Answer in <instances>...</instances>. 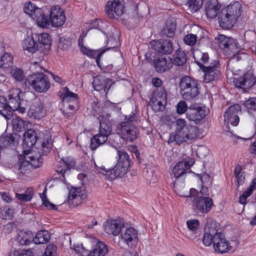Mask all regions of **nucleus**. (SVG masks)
I'll return each instance as SVG.
<instances>
[{
  "label": "nucleus",
  "instance_id": "obj_1",
  "mask_svg": "<svg viewBox=\"0 0 256 256\" xmlns=\"http://www.w3.org/2000/svg\"><path fill=\"white\" fill-rule=\"evenodd\" d=\"M110 103V102H106L104 104L105 107L101 106L99 102H94L92 105L93 110L100 114L98 116L99 132L92 137L90 140V148L93 150L104 144L112 132V121L110 120V115L106 112L108 111L106 106Z\"/></svg>",
  "mask_w": 256,
  "mask_h": 256
},
{
  "label": "nucleus",
  "instance_id": "obj_2",
  "mask_svg": "<svg viewBox=\"0 0 256 256\" xmlns=\"http://www.w3.org/2000/svg\"><path fill=\"white\" fill-rule=\"evenodd\" d=\"M176 130L170 134L168 142H176L177 144L192 140L196 138L199 134L196 126L187 124L184 118H178L175 122Z\"/></svg>",
  "mask_w": 256,
  "mask_h": 256
},
{
  "label": "nucleus",
  "instance_id": "obj_3",
  "mask_svg": "<svg viewBox=\"0 0 256 256\" xmlns=\"http://www.w3.org/2000/svg\"><path fill=\"white\" fill-rule=\"evenodd\" d=\"M118 160L114 167L108 170L104 166L98 167L96 170L105 176L106 178L112 180L118 177H122L128 170L130 166V161L128 154L124 151L118 150Z\"/></svg>",
  "mask_w": 256,
  "mask_h": 256
},
{
  "label": "nucleus",
  "instance_id": "obj_4",
  "mask_svg": "<svg viewBox=\"0 0 256 256\" xmlns=\"http://www.w3.org/2000/svg\"><path fill=\"white\" fill-rule=\"evenodd\" d=\"M241 8L238 2H234L223 8L218 16L220 26L224 29L232 28L241 14Z\"/></svg>",
  "mask_w": 256,
  "mask_h": 256
},
{
  "label": "nucleus",
  "instance_id": "obj_5",
  "mask_svg": "<svg viewBox=\"0 0 256 256\" xmlns=\"http://www.w3.org/2000/svg\"><path fill=\"white\" fill-rule=\"evenodd\" d=\"M23 154L24 160L20 161L14 166L15 172L19 176H23L32 167H40L43 160L40 152L36 153L30 150H24Z\"/></svg>",
  "mask_w": 256,
  "mask_h": 256
},
{
  "label": "nucleus",
  "instance_id": "obj_6",
  "mask_svg": "<svg viewBox=\"0 0 256 256\" xmlns=\"http://www.w3.org/2000/svg\"><path fill=\"white\" fill-rule=\"evenodd\" d=\"M154 86L156 88L152 96L150 104L156 111H162L164 110L167 104V97L166 90L160 87L162 81H152Z\"/></svg>",
  "mask_w": 256,
  "mask_h": 256
},
{
  "label": "nucleus",
  "instance_id": "obj_7",
  "mask_svg": "<svg viewBox=\"0 0 256 256\" xmlns=\"http://www.w3.org/2000/svg\"><path fill=\"white\" fill-rule=\"evenodd\" d=\"M216 42L224 54L228 57L237 54L240 50V46L236 40L224 34H219L216 38Z\"/></svg>",
  "mask_w": 256,
  "mask_h": 256
},
{
  "label": "nucleus",
  "instance_id": "obj_8",
  "mask_svg": "<svg viewBox=\"0 0 256 256\" xmlns=\"http://www.w3.org/2000/svg\"><path fill=\"white\" fill-rule=\"evenodd\" d=\"M115 130L123 139L133 142L138 136V129L135 124H128L125 122H119L116 124Z\"/></svg>",
  "mask_w": 256,
  "mask_h": 256
},
{
  "label": "nucleus",
  "instance_id": "obj_9",
  "mask_svg": "<svg viewBox=\"0 0 256 256\" xmlns=\"http://www.w3.org/2000/svg\"><path fill=\"white\" fill-rule=\"evenodd\" d=\"M64 108L73 111L78 102V97L76 94L70 92L67 87L61 88L58 92Z\"/></svg>",
  "mask_w": 256,
  "mask_h": 256
},
{
  "label": "nucleus",
  "instance_id": "obj_10",
  "mask_svg": "<svg viewBox=\"0 0 256 256\" xmlns=\"http://www.w3.org/2000/svg\"><path fill=\"white\" fill-rule=\"evenodd\" d=\"M208 114V110L205 106L194 104L190 105L186 112L187 118L196 124H198Z\"/></svg>",
  "mask_w": 256,
  "mask_h": 256
},
{
  "label": "nucleus",
  "instance_id": "obj_11",
  "mask_svg": "<svg viewBox=\"0 0 256 256\" xmlns=\"http://www.w3.org/2000/svg\"><path fill=\"white\" fill-rule=\"evenodd\" d=\"M22 94V91L19 88L12 89L10 91L8 102L12 112L16 110L20 114L26 112V108L22 106L24 100L20 98Z\"/></svg>",
  "mask_w": 256,
  "mask_h": 256
},
{
  "label": "nucleus",
  "instance_id": "obj_12",
  "mask_svg": "<svg viewBox=\"0 0 256 256\" xmlns=\"http://www.w3.org/2000/svg\"><path fill=\"white\" fill-rule=\"evenodd\" d=\"M237 246L236 243L234 246L231 244L227 240L224 236L220 232L215 236V242L214 248L216 252L220 254L227 252H233L235 250Z\"/></svg>",
  "mask_w": 256,
  "mask_h": 256
},
{
  "label": "nucleus",
  "instance_id": "obj_13",
  "mask_svg": "<svg viewBox=\"0 0 256 256\" xmlns=\"http://www.w3.org/2000/svg\"><path fill=\"white\" fill-rule=\"evenodd\" d=\"M124 0L108 1L106 6V12L112 18L119 17L124 12Z\"/></svg>",
  "mask_w": 256,
  "mask_h": 256
},
{
  "label": "nucleus",
  "instance_id": "obj_14",
  "mask_svg": "<svg viewBox=\"0 0 256 256\" xmlns=\"http://www.w3.org/2000/svg\"><path fill=\"white\" fill-rule=\"evenodd\" d=\"M120 238V240L130 248H134L138 244V233L133 228H126L124 231L122 230Z\"/></svg>",
  "mask_w": 256,
  "mask_h": 256
},
{
  "label": "nucleus",
  "instance_id": "obj_15",
  "mask_svg": "<svg viewBox=\"0 0 256 256\" xmlns=\"http://www.w3.org/2000/svg\"><path fill=\"white\" fill-rule=\"evenodd\" d=\"M204 234L202 238V243L206 246H208L212 243L213 245L215 242V236L218 234V226L216 222L212 221L210 222L206 223L204 226Z\"/></svg>",
  "mask_w": 256,
  "mask_h": 256
},
{
  "label": "nucleus",
  "instance_id": "obj_16",
  "mask_svg": "<svg viewBox=\"0 0 256 256\" xmlns=\"http://www.w3.org/2000/svg\"><path fill=\"white\" fill-rule=\"evenodd\" d=\"M204 74V80H217L220 78V64L218 60H212L208 66L202 67Z\"/></svg>",
  "mask_w": 256,
  "mask_h": 256
},
{
  "label": "nucleus",
  "instance_id": "obj_17",
  "mask_svg": "<svg viewBox=\"0 0 256 256\" xmlns=\"http://www.w3.org/2000/svg\"><path fill=\"white\" fill-rule=\"evenodd\" d=\"M192 205L199 212L206 214L210 210L213 205V201L208 196H198L192 200Z\"/></svg>",
  "mask_w": 256,
  "mask_h": 256
},
{
  "label": "nucleus",
  "instance_id": "obj_18",
  "mask_svg": "<svg viewBox=\"0 0 256 256\" xmlns=\"http://www.w3.org/2000/svg\"><path fill=\"white\" fill-rule=\"evenodd\" d=\"M76 161L72 156L62 157L58 160L56 167V171L64 178V174L68 171L74 168Z\"/></svg>",
  "mask_w": 256,
  "mask_h": 256
},
{
  "label": "nucleus",
  "instance_id": "obj_19",
  "mask_svg": "<svg viewBox=\"0 0 256 256\" xmlns=\"http://www.w3.org/2000/svg\"><path fill=\"white\" fill-rule=\"evenodd\" d=\"M240 112V106L236 104L230 106L224 114V122L228 124L236 126L239 123L240 119L238 114Z\"/></svg>",
  "mask_w": 256,
  "mask_h": 256
},
{
  "label": "nucleus",
  "instance_id": "obj_20",
  "mask_svg": "<svg viewBox=\"0 0 256 256\" xmlns=\"http://www.w3.org/2000/svg\"><path fill=\"white\" fill-rule=\"evenodd\" d=\"M50 16V22L53 27H60L63 26L65 22L66 16L64 11L58 6L52 7Z\"/></svg>",
  "mask_w": 256,
  "mask_h": 256
},
{
  "label": "nucleus",
  "instance_id": "obj_21",
  "mask_svg": "<svg viewBox=\"0 0 256 256\" xmlns=\"http://www.w3.org/2000/svg\"><path fill=\"white\" fill-rule=\"evenodd\" d=\"M198 81H180V87L182 90H187L184 94V98L189 100L196 97L198 94Z\"/></svg>",
  "mask_w": 256,
  "mask_h": 256
},
{
  "label": "nucleus",
  "instance_id": "obj_22",
  "mask_svg": "<svg viewBox=\"0 0 256 256\" xmlns=\"http://www.w3.org/2000/svg\"><path fill=\"white\" fill-rule=\"evenodd\" d=\"M150 46L156 52L165 54H170L174 50L172 44L169 40L153 41Z\"/></svg>",
  "mask_w": 256,
  "mask_h": 256
},
{
  "label": "nucleus",
  "instance_id": "obj_23",
  "mask_svg": "<svg viewBox=\"0 0 256 256\" xmlns=\"http://www.w3.org/2000/svg\"><path fill=\"white\" fill-rule=\"evenodd\" d=\"M78 44L80 48V50L88 56L96 58L97 64L100 66V62L101 56L109 48L102 50L100 52L98 53V50H92L85 47L83 44V36H80L78 39Z\"/></svg>",
  "mask_w": 256,
  "mask_h": 256
},
{
  "label": "nucleus",
  "instance_id": "obj_24",
  "mask_svg": "<svg viewBox=\"0 0 256 256\" xmlns=\"http://www.w3.org/2000/svg\"><path fill=\"white\" fill-rule=\"evenodd\" d=\"M122 224L116 220H108L104 224L105 232L108 234H112L114 236H118L122 231Z\"/></svg>",
  "mask_w": 256,
  "mask_h": 256
},
{
  "label": "nucleus",
  "instance_id": "obj_25",
  "mask_svg": "<svg viewBox=\"0 0 256 256\" xmlns=\"http://www.w3.org/2000/svg\"><path fill=\"white\" fill-rule=\"evenodd\" d=\"M34 234L28 230H18L17 231L16 240L22 246H28L33 242Z\"/></svg>",
  "mask_w": 256,
  "mask_h": 256
},
{
  "label": "nucleus",
  "instance_id": "obj_26",
  "mask_svg": "<svg viewBox=\"0 0 256 256\" xmlns=\"http://www.w3.org/2000/svg\"><path fill=\"white\" fill-rule=\"evenodd\" d=\"M220 6L218 0H208L205 5V11L208 18L210 19L215 18L219 11Z\"/></svg>",
  "mask_w": 256,
  "mask_h": 256
},
{
  "label": "nucleus",
  "instance_id": "obj_27",
  "mask_svg": "<svg viewBox=\"0 0 256 256\" xmlns=\"http://www.w3.org/2000/svg\"><path fill=\"white\" fill-rule=\"evenodd\" d=\"M23 137L22 146L24 148H32L36 144L38 139L36 132L32 129H29L24 132Z\"/></svg>",
  "mask_w": 256,
  "mask_h": 256
},
{
  "label": "nucleus",
  "instance_id": "obj_28",
  "mask_svg": "<svg viewBox=\"0 0 256 256\" xmlns=\"http://www.w3.org/2000/svg\"><path fill=\"white\" fill-rule=\"evenodd\" d=\"M28 114L30 118L38 120L44 117L45 112L42 104L40 102H34L29 108Z\"/></svg>",
  "mask_w": 256,
  "mask_h": 256
},
{
  "label": "nucleus",
  "instance_id": "obj_29",
  "mask_svg": "<svg viewBox=\"0 0 256 256\" xmlns=\"http://www.w3.org/2000/svg\"><path fill=\"white\" fill-rule=\"evenodd\" d=\"M0 115L8 120L12 118L13 112L11 107L8 104L7 100L4 96H0Z\"/></svg>",
  "mask_w": 256,
  "mask_h": 256
},
{
  "label": "nucleus",
  "instance_id": "obj_30",
  "mask_svg": "<svg viewBox=\"0 0 256 256\" xmlns=\"http://www.w3.org/2000/svg\"><path fill=\"white\" fill-rule=\"evenodd\" d=\"M186 225L189 230L187 233L188 238L190 240H193L199 236L198 232L200 226L199 222L197 220H188L186 222Z\"/></svg>",
  "mask_w": 256,
  "mask_h": 256
},
{
  "label": "nucleus",
  "instance_id": "obj_31",
  "mask_svg": "<svg viewBox=\"0 0 256 256\" xmlns=\"http://www.w3.org/2000/svg\"><path fill=\"white\" fill-rule=\"evenodd\" d=\"M108 252V246L102 242L98 241L95 247L86 256H105Z\"/></svg>",
  "mask_w": 256,
  "mask_h": 256
},
{
  "label": "nucleus",
  "instance_id": "obj_32",
  "mask_svg": "<svg viewBox=\"0 0 256 256\" xmlns=\"http://www.w3.org/2000/svg\"><path fill=\"white\" fill-rule=\"evenodd\" d=\"M153 64L155 66L156 70L160 72H164L172 66V63L170 60L168 61L164 57L159 58L156 60H154Z\"/></svg>",
  "mask_w": 256,
  "mask_h": 256
},
{
  "label": "nucleus",
  "instance_id": "obj_33",
  "mask_svg": "<svg viewBox=\"0 0 256 256\" xmlns=\"http://www.w3.org/2000/svg\"><path fill=\"white\" fill-rule=\"evenodd\" d=\"M176 24L172 20H168L160 32L162 37H172L175 34Z\"/></svg>",
  "mask_w": 256,
  "mask_h": 256
},
{
  "label": "nucleus",
  "instance_id": "obj_34",
  "mask_svg": "<svg viewBox=\"0 0 256 256\" xmlns=\"http://www.w3.org/2000/svg\"><path fill=\"white\" fill-rule=\"evenodd\" d=\"M86 195L82 192V188H72L70 190L69 198L71 200H76V203H81L82 200L85 198Z\"/></svg>",
  "mask_w": 256,
  "mask_h": 256
},
{
  "label": "nucleus",
  "instance_id": "obj_35",
  "mask_svg": "<svg viewBox=\"0 0 256 256\" xmlns=\"http://www.w3.org/2000/svg\"><path fill=\"white\" fill-rule=\"evenodd\" d=\"M22 46L24 50L32 53H34L39 50L38 44H37L33 36H28L25 38L23 41Z\"/></svg>",
  "mask_w": 256,
  "mask_h": 256
},
{
  "label": "nucleus",
  "instance_id": "obj_36",
  "mask_svg": "<svg viewBox=\"0 0 256 256\" xmlns=\"http://www.w3.org/2000/svg\"><path fill=\"white\" fill-rule=\"evenodd\" d=\"M50 234L46 230H42L38 232L34 236L33 242L35 244H46L50 240Z\"/></svg>",
  "mask_w": 256,
  "mask_h": 256
},
{
  "label": "nucleus",
  "instance_id": "obj_37",
  "mask_svg": "<svg viewBox=\"0 0 256 256\" xmlns=\"http://www.w3.org/2000/svg\"><path fill=\"white\" fill-rule=\"evenodd\" d=\"M32 18L36 21L38 26L43 28H48L51 24L50 18L44 15L42 10L40 14H36Z\"/></svg>",
  "mask_w": 256,
  "mask_h": 256
},
{
  "label": "nucleus",
  "instance_id": "obj_38",
  "mask_svg": "<svg viewBox=\"0 0 256 256\" xmlns=\"http://www.w3.org/2000/svg\"><path fill=\"white\" fill-rule=\"evenodd\" d=\"M38 42H36L38 44L39 50H43V46H46V48H49L50 45V36L47 33H42L39 34H36Z\"/></svg>",
  "mask_w": 256,
  "mask_h": 256
},
{
  "label": "nucleus",
  "instance_id": "obj_39",
  "mask_svg": "<svg viewBox=\"0 0 256 256\" xmlns=\"http://www.w3.org/2000/svg\"><path fill=\"white\" fill-rule=\"evenodd\" d=\"M46 74L42 72H38L31 75V78L32 80H47L52 78L54 80L60 79L58 76L48 71H45Z\"/></svg>",
  "mask_w": 256,
  "mask_h": 256
},
{
  "label": "nucleus",
  "instance_id": "obj_40",
  "mask_svg": "<svg viewBox=\"0 0 256 256\" xmlns=\"http://www.w3.org/2000/svg\"><path fill=\"white\" fill-rule=\"evenodd\" d=\"M40 8L37 7L35 4H32L30 2H26L24 6V12L32 18L35 17L36 14H40Z\"/></svg>",
  "mask_w": 256,
  "mask_h": 256
},
{
  "label": "nucleus",
  "instance_id": "obj_41",
  "mask_svg": "<svg viewBox=\"0 0 256 256\" xmlns=\"http://www.w3.org/2000/svg\"><path fill=\"white\" fill-rule=\"evenodd\" d=\"M32 88L38 92H44L48 90L50 87V81H32Z\"/></svg>",
  "mask_w": 256,
  "mask_h": 256
},
{
  "label": "nucleus",
  "instance_id": "obj_42",
  "mask_svg": "<svg viewBox=\"0 0 256 256\" xmlns=\"http://www.w3.org/2000/svg\"><path fill=\"white\" fill-rule=\"evenodd\" d=\"M184 162H180L174 168L172 172L176 178H178L184 174L190 172V171L186 168V165Z\"/></svg>",
  "mask_w": 256,
  "mask_h": 256
},
{
  "label": "nucleus",
  "instance_id": "obj_43",
  "mask_svg": "<svg viewBox=\"0 0 256 256\" xmlns=\"http://www.w3.org/2000/svg\"><path fill=\"white\" fill-rule=\"evenodd\" d=\"M109 81H93L92 86L94 90L96 91H100L104 90V92L107 94L108 90L110 88L112 84L114 83L110 84Z\"/></svg>",
  "mask_w": 256,
  "mask_h": 256
},
{
  "label": "nucleus",
  "instance_id": "obj_44",
  "mask_svg": "<svg viewBox=\"0 0 256 256\" xmlns=\"http://www.w3.org/2000/svg\"><path fill=\"white\" fill-rule=\"evenodd\" d=\"M52 142L50 134H46L42 144V151L43 155H47L51 150Z\"/></svg>",
  "mask_w": 256,
  "mask_h": 256
},
{
  "label": "nucleus",
  "instance_id": "obj_45",
  "mask_svg": "<svg viewBox=\"0 0 256 256\" xmlns=\"http://www.w3.org/2000/svg\"><path fill=\"white\" fill-rule=\"evenodd\" d=\"M193 56L198 64L201 68L202 67L204 66L202 64L206 63L209 58L207 53H202L198 50L194 52Z\"/></svg>",
  "mask_w": 256,
  "mask_h": 256
},
{
  "label": "nucleus",
  "instance_id": "obj_46",
  "mask_svg": "<svg viewBox=\"0 0 256 256\" xmlns=\"http://www.w3.org/2000/svg\"><path fill=\"white\" fill-rule=\"evenodd\" d=\"M158 172L152 168H147L146 171L144 172V174L146 179L150 184H154L158 180Z\"/></svg>",
  "mask_w": 256,
  "mask_h": 256
},
{
  "label": "nucleus",
  "instance_id": "obj_47",
  "mask_svg": "<svg viewBox=\"0 0 256 256\" xmlns=\"http://www.w3.org/2000/svg\"><path fill=\"white\" fill-rule=\"evenodd\" d=\"M256 81H232V84L236 87L246 92L250 88L256 83Z\"/></svg>",
  "mask_w": 256,
  "mask_h": 256
},
{
  "label": "nucleus",
  "instance_id": "obj_48",
  "mask_svg": "<svg viewBox=\"0 0 256 256\" xmlns=\"http://www.w3.org/2000/svg\"><path fill=\"white\" fill-rule=\"evenodd\" d=\"M14 209L9 206L0 208V217L4 220H11L14 216Z\"/></svg>",
  "mask_w": 256,
  "mask_h": 256
},
{
  "label": "nucleus",
  "instance_id": "obj_49",
  "mask_svg": "<svg viewBox=\"0 0 256 256\" xmlns=\"http://www.w3.org/2000/svg\"><path fill=\"white\" fill-rule=\"evenodd\" d=\"M203 4V0H188L187 5L192 12H194L200 8Z\"/></svg>",
  "mask_w": 256,
  "mask_h": 256
},
{
  "label": "nucleus",
  "instance_id": "obj_50",
  "mask_svg": "<svg viewBox=\"0 0 256 256\" xmlns=\"http://www.w3.org/2000/svg\"><path fill=\"white\" fill-rule=\"evenodd\" d=\"M176 55L174 64L178 66H183L187 60L185 52L182 50H178L176 52Z\"/></svg>",
  "mask_w": 256,
  "mask_h": 256
},
{
  "label": "nucleus",
  "instance_id": "obj_51",
  "mask_svg": "<svg viewBox=\"0 0 256 256\" xmlns=\"http://www.w3.org/2000/svg\"><path fill=\"white\" fill-rule=\"evenodd\" d=\"M33 196V192L32 188H28L24 194H16V198L22 202L30 201Z\"/></svg>",
  "mask_w": 256,
  "mask_h": 256
},
{
  "label": "nucleus",
  "instance_id": "obj_52",
  "mask_svg": "<svg viewBox=\"0 0 256 256\" xmlns=\"http://www.w3.org/2000/svg\"><path fill=\"white\" fill-rule=\"evenodd\" d=\"M12 62V58L8 53L4 54L0 59V67L5 68L10 66Z\"/></svg>",
  "mask_w": 256,
  "mask_h": 256
},
{
  "label": "nucleus",
  "instance_id": "obj_53",
  "mask_svg": "<svg viewBox=\"0 0 256 256\" xmlns=\"http://www.w3.org/2000/svg\"><path fill=\"white\" fill-rule=\"evenodd\" d=\"M10 74L16 80H24V75L23 70L18 68H12L10 69Z\"/></svg>",
  "mask_w": 256,
  "mask_h": 256
},
{
  "label": "nucleus",
  "instance_id": "obj_54",
  "mask_svg": "<svg viewBox=\"0 0 256 256\" xmlns=\"http://www.w3.org/2000/svg\"><path fill=\"white\" fill-rule=\"evenodd\" d=\"M46 191V190H44V191L40 194V197L42 199V204L44 206L46 207L49 210H55L57 209L56 206L54 205V204L51 203L49 202L47 198V196L45 194V192Z\"/></svg>",
  "mask_w": 256,
  "mask_h": 256
},
{
  "label": "nucleus",
  "instance_id": "obj_55",
  "mask_svg": "<svg viewBox=\"0 0 256 256\" xmlns=\"http://www.w3.org/2000/svg\"><path fill=\"white\" fill-rule=\"evenodd\" d=\"M184 43L190 46H194L197 41V36L194 34H188L184 38Z\"/></svg>",
  "mask_w": 256,
  "mask_h": 256
},
{
  "label": "nucleus",
  "instance_id": "obj_56",
  "mask_svg": "<svg viewBox=\"0 0 256 256\" xmlns=\"http://www.w3.org/2000/svg\"><path fill=\"white\" fill-rule=\"evenodd\" d=\"M244 106L248 110H256V98H250L246 100Z\"/></svg>",
  "mask_w": 256,
  "mask_h": 256
},
{
  "label": "nucleus",
  "instance_id": "obj_57",
  "mask_svg": "<svg viewBox=\"0 0 256 256\" xmlns=\"http://www.w3.org/2000/svg\"><path fill=\"white\" fill-rule=\"evenodd\" d=\"M11 256H34V254L31 250H14Z\"/></svg>",
  "mask_w": 256,
  "mask_h": 256
},
{
  "label": "nucleus",
  "instance_id": "obj_58",
  "mask_svg": "<svg viewBox=\"0 0 256 256\" xmlns=\"http://www.w3.org/2000/svg\"><path fill=\"white\" fill-rule=\"evenodd\" d=\"M188 108L184 101H180L176 105V112L179 114H184L186 112L187 110H188Z\"/></svg>",
  "mask_w": 256,
  "mask_h": 256
},
{
  "label": "nucleus",
  "instance_id": "obj_59",
  "mask_svg": "<svg viewBox=\"0 0 256 256\" xmlns=\"http://www.w3.org/2000/svg\"><path fill=\"white\" fill-rule=\"evenodd\" d=\"M57 248L52 244H48L44 252L49 256H56Z\"/></svg>",
  "mask_w": 256,
  "mask_h": 256
},
{
  "label": "nucleus",
  "instance_id": "obj_60",
  "mask_svg": "<svg viewBox=\"0 0 256 256\" xmlns=\"http://www.w3.org/2000/svg\"><path fill=\"white\" fill-rule=\"evenodd\" d=\"M124 117V121L122 122H125L126 124H134L133 122L136 121L138 120V116L136 114L125 116Z\"/></svg>",
  "mask_w": 256,
  "mask_h": 256
},
{
  "label": "nucleus",
  "instance_id": "obj_61",
  "mask_svg": "<svg viewBox=\"0 0 256 256\" xmlns=\"http://www.w3.org/2000/svg\"><path fill=\"white\" fill-rule=\"evenodd\" d=\"M12 124L17 130L21 131L24 128L23 120L20 118H16L12 120Z\"/></svg>",
  "mask_w": 256,
  "mask_h": 256
},
{
  "label": "nucleus",
  "instance_id": "obj_62",
  "mask_svg": "<svg viewBox=\"0 0 256 256\" xmlns=\"http://www.w3.org/2000/svg\"><path fill=\"white\" fill-rule=\"evenodd\" d=\"M74 249L77 253L80 254V256H86L87 255V252L82 245L74 244Z\"/></svg>",
  "mask_w": 256,
  "mask_h": 256
},
{
  "label": "nucleus",
  "instance_id": "obj_63",
  "mask_svg": "<svg viewBox=\"0 0 256 256\" xmlns=\"http://www.w3.org/2000/svg\"><path fill=\"white\" fill-rule=\"evenodd\" d=\"M0 196L2 200L8 203H10L12 201V198L8 192H0Z\"/></svg>",
  "mask_w": 256,
  "mask_h": 256
},
{
  "label": "nucleus",
  "instance_id": "obj_64",
  "mask_svg": "<svg viewBox=\"0 0 256 256\" xmlns=\"http://www.w3.org/2000/svg\"><path fill=\"white\" fill-rule=\"evenodd\" d=\"M254 79L256 78L254 76L253 72L249 70L244 74L242 80H254Z\"/></svg>",
  "mask_w": 256,
  "mask_h": 256
}]
</instances>
